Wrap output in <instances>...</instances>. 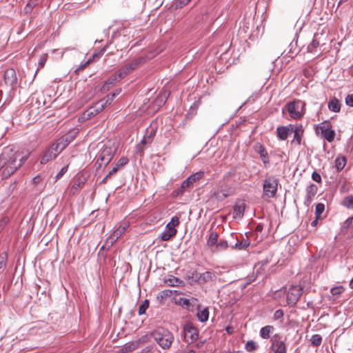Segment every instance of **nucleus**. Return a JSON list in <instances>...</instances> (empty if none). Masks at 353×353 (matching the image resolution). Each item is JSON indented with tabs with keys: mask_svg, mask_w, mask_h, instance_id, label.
Wrapping results in <instances>:
<instances>
[{
	"mask_svg": "<svg viewBox=\"0 0 353 353\" xmlns=\"http://www.w3.org/2000/svg\"><path fill=\"white\" fill-rule=\"evenodd\" d=\"M32 181L34 184H38L42 181V178L40 175H38V176L34 177Z\"/></svg>",
	"mask_w": 353,
	"mask_h": 353,
	"instance_id": "nucleus-52",
	"label": "nucleus"
},
{
	"mask_svg": "<svg viewBox=\"0 0 353 353\" xmlns=\"http://www.w3.org/2000/svg\"><path fill=\"white\" fill-rule=\"evenodd\" d=\"M343 205L348 208H353V196H347L343 201Z\"/></svg>",
	"mask_w": 353,
	"mask_h": 353,
	"instance_id": "nucleus-44",
	"label": "nucleus"
},
{
	"mask_svg": "<svg viewBox=\"0 0 353 353\" xmlns=\"http://www.w3.org/2000/svg\"><path fill=\"white\" fill-rule=\"evenodd\" d=\"M128 162V159L126 157H121L114 165V167L119 170L120 168L125 165Z\"/></svg>",
	"mask_w": 353,
	"mask_h": 353,
	"instance_id": "nucleus-41",
	"label": "nucleus"
},
{
	"mask_svg": "<svg viewBox=\"0 0 353 353\" xmlns=\"http://www.w3.org/2000/svg\"><path fill=\"white\" fill-rule=\"evenodd\" d=\"M245 209V204L243 201L236 202L233 207V218L241 219L243 215Z\"/></svg>",
	"mask_w": 353,
	"mask_h": 353,
	"instance_id": "nucleus-15",
	"label": "nucleus"
},
{
	"mask_svg": "<svg viewBox=\"0 0 353 353\" xmlns=\"http://www.w3.org/2000/svg\"><path fill=\"white\" fill-rule=\"evenodd\" d=\"M234 240V236L233 234H230V239L228 240H221L216 245V251H222L224 250H226L230 245V241H233Z\"/></svg>",
	"mask_w": 353,
	"mask_h": 353,
	"instance_id": "nucleus-21",
	"label": "nucleus"
},
{
	"mask_svg": "<svg viewBox=\"0 0 353 353\" xmlns=\"http://www.w3.org/2000/svg\"><path fill=\"white\" fill-rule=\"evenodd\" d=\"M257 152L260 154L261 157L263 159V161L264 163H267L268 162V153L265 149V148L259 145L258 146Z\"/></svg>",
	"mask_w": 353,
	"mask_h": 353,
	"instance_id": "nucleus-36",
	"label": "nucleus"
},
{
	"mask_svg": "<svg viewBox=\"0 0 353 353\" xmlns=\"http://www.w3.org/2000/svg\"><path fill=\"white\" fill-rule=\"evenodd\" d=\"M316 132L317 134H320L328 142L333 141L335 137V132L332 130V125L330 122L327 121L321 123L316 126Z\"/></svg>",
	"mask_w": 353,
	"mask_h": 353,
	"instance_id": "nucleus-9",
	"label": "nucleus"
},
{
	"mask_svg": "<svg viewBox=\"0 0 353 353\" xmlns=\"http://www.w3.org/2000/svg\"><path fill=\"white\" fill-rule=\"evenodd\" d=\"M102 110H98V108L97 107V103L90 109L87 110L83 113V118L86 119H90L92 117L97 114L99 112H101Z\"/></svg>",
	"mask_w": 353,
	"mask_h": 353,
	"instance_id": "nucleus-30",
	"label": "nucleus"
},
{
	"mask_svg": "<svg viewBox=\"0 0 353 353\" xmlns=\"http://www.w3.org/2000/svg\"><path fill=\"white\" fill-rule=\"evenodd\" d=\"M344 288L342 285H339L331 288L330 292L333 296H339L344 292Z\"/></svg>",
	"mask_w": 353,
	"mask_h": 353,
	"instance_id": "nucleus-39",
	"label": "nucleus"
},
{
	"mask_svg": "<svg viewBox=\"0 0 353 353\" xmlns=\"http://www.w3.org/2000/svg\"><path fill=\"white\" fill-rule=\"evenodd\" d=\"M325 210V205L323 203H318L316 204V209H315V214H316V216H317V219H319L321 214Z\"/></svg>",
	"mask_w": 353,
	"mask_h": 353,
	"instance_id": "nucleus-40",
	"label": "nucleus"
},
{
	"mask_svg": "<svg viewBox=\"0 0 353 353\" xmlns=\"http://www.w3.org/2000/svg\"><path fill=\"white\" fill-rule=\"evenodd\" d=\"M258 347V345L253 341H249L246 343L245 349L248 352H252Z\"/></svg>",
	"mask_w": 353,
	"mask_h": 353,
	"instance_id": "nucleus-37",
	"label": "nucleus"
},
{
	"mask_svg": "<svg viewBox=\"0 0 353 353\" xmlns=\"http://www.w3.org/2000/svg\"><path fill=\"white\" fill-rule=\"evenodd\" d=\"M283 316V312L282 310H278L274 314V319L276 320L281 319Z\"/></svg>",
	"mask_w": 353,
	"mask_h": 353,
	"instance_id": "nucleus-51",
	"label": "nucleus"
},
{
	"mask_svg": "<svg viewBox=\"0 0 353 353\" xmlns=\"http://www.w3.org/2000/svg\"><path fill=\"white\" fill-rule=\"evenodd\" d=\"M226 331L228 334H232L233 332V328L232 327H228L226 328Z\"/></svg>",
	"mask_w": 353,
	"mask_h": 353,
	"instance_id": "nucleus-57",
	"label": "nucleus"
},
{
	"mask_svg": "<svg viewBox=\"0 0 353 353\" xmlns=\"http://www.w3.org/2000/svg\"><path fill=\"white\" fill-rule=\"evenodd\" d=\"M318 191L317 185L310 184L306 188V201L310 203L314 199Z\"/></svg>",
	"mask_w": 353,
	"mask_h": 353,
	"instance_id": "nucleus-20",
	"label": "nucleus"
},
{
	"mask_svg": "<svg viewBox=\"0 0 353 353\" xmlns=\"http://www.w3.org/2000/svg\"><path fill=\"white\" fill-rule=\"evenodd\" d=\"M183 334L185 340L189 343L196 341L199 338V331L197 328L190 323L184 325Z\"/></svg>",
	"mask_w": 353,
	"mask_h": 353,
	"instance_id": "nucleus-11",
	"label": "nucleus"
},
{
	"mask_svg": "<svg viewBox=\"0 0 353 353\" xmlns=\"http://www.w3.org/2000/svg\"><path fill=\"white\" fill-rule=\"evenodd\" d=\"M165 283L170 286H179L183 283V281L175 276H170L165 280Z\"/></svg>",
	"mask_w": 353,
	"mask_h": 353,
	"instance_id": "nucleus-31",
	"label": "nucleus"
},
{
	"mask_svg": "<svg viewBox=\"0 0 353 353\" xmlns=\"http://www.w3.org/2000/svg\"><path fill=\"white\" fill-rule=\"evenodd\" d=\"M328 109L334 112H339L341 110V103L339 99L334 97L328 103Z\"/></svg>",
	"mask_w": 353,
	"mask_h": 353,
	"instance_id": "nucleus-22",
	"label": "nucleus"
},
{
	"mask_svg": "<svg viewBox=\"0 0 353 353\" xmlns=\"http://www.w3.org/2000/svg\"><path fill=\"white\" fill-rule=\"evenodd\" d=\"M28 157L20 152H14L6 148L0 154V171L3 179L13 174L27 160Z\"/></svg>",
	"mask_w": 353,
	"mask_h": 353,
	"instance_id": "nucleus-1",
	"label": "nucleus"
},
{
	"mask_svg": "<svg viewBox=\"0 0 353 353\" xmlns=\"http://www.w3.org/2000/svg\"><path fill=\"white\" fill-rule=\"evenodd\" d=\"M7 259L8 256L6 252H3L0 254V270L6 266Z\"/></svg>",
	"mask_w": 353,
	"mask_h": 353,
	"instance_id": "nucleus-46",
	"label": "nucleus"
},
{
	"mask_svg": "<svg viewBox=\"0 0 353 353\" xmlns=\"http://www.w3.org/2000/svg\"><path fill=\"white\" fill-rule=\"evenodd\" d=\"M219 235L216 232H211L210 234L209 239L208 240V245L209 247H212L215 245H216L217 241H218Z\"/></svg>",
	"mask_w": 353,
	"mask_h": 353,
	"instance_id": "nucleus-33",
	"label": "nucleus"
},
{
	"mask_svg": "<svg viewBox=\"0 0 353 353\" xmlns=\"http://www.w3.org/2000/svg\"><path fill=\"white\" fill-rule=\"evenodd\" d=\"M350 287L353 289V278L350 282Z\"/></svg>",
	"mask_w": 353,
	"mask_h": 353,
	"instance_id": "nucleus-60",
	"label": "nucleus"
},
{
	"mask_svg": "<svg viewBox=\"0 0 353 353\" xmlns=\"http://www.w3.org/2000/svg\"><path fill=\"white\" fill-rule=\"evenodd\" d=\"M322 337L319 334H314L311 338V343L315 346H319L321 343Z\"/></svg>",
	"mask_w": 353,
	"mask_h": 353,
	"instance_id": "nucleus-43",
	"label": "nucleus"
},
{
	"mask_svg": "<svg viewBox=\"0 0 353 353\" xmlns=\"http://www.w3.org/2000/svg\"><path fill=\"white\" fill-rule=\"evenodd\" d=\"M110 178V176H108V174L103 178L101 183H105L108 181V179Z\"/></svg>",
	"mask_w": 353,
	"mask_h": 353,
	"instance_id": "nucleus-59",
	"label": "nucleus"
},
{
	"mask_svg": "<svg viewBox=\"0 0 353 353\" xmlns=\"http://www.w3.org/2000/svg\"><path fill=\"white\" fill-rule=\"evenodd\" d=\"M345 225L347 226H350V225H353V217L347 219L346 221H345Z\"/></svg>",
	"mask_w": 353,
	"mask_h": 353,
	"instance_id": "nucleus-54",
	"label": "nucleus"
},
{
	"mask_svg": "<svg viewBox=\"0 0 353 353\" xmlns=\"http://www.w3.org/2000/svg\"><path fill=\"white\" fill-rule=\"evenodd\" d=\"M179 217L177 216H173L170 221L166 225L165 230L163 231L160 235L159 238L161 241H167L176 236L177 230L176 227L179 225Z\"/></svg>",
	"mask_w": 353,
	"mask_h": 353,
	"instance_id": "nucleus-5",
	"label": "nucleus"
},
{
	"mask_svg": "<svg viewBox=\"0 0 353 353\" xmlns=\"http://www.w3.org/2000/svg\"><path fill=\"white\" fill-rule=\"evenodd\" d=\"M149 307V301L145 300L139 307V314L141 315L145 314V310Z\"/></svg>",
	"mask_w": 353,
	"mask_h": 353,
	"instance_id": "nucleus-42",
	"label": "nucleus"
},
{
	"mask_svg": "<svg viewBox=\"0 0 353 353\" xmlns=\"http://www.w3.org/2000/svg\"><path fill=\"white\" fill-rule=\"evenodd\" d=\"M39 64L40 66H43L44 65V58L43 57H41V59L39 61Z\"/></svg>",
	"mask_w": 353,
	"mask_h": 353,
	"instance_id": "nucleus-56",
	"label": "nucleus"
},
{
	"mask_svg": "<svg viewBox=\"0 0 353 353\" xmlns=\"http://www.w3.org/2000/svg\"><path fill=\"white\" fill-rule=\"evenodd\" d=\"M43 161H44V157H41V163H43Z\"/></svg>",
	"mask_w": 353,
	"mask_h": 353,
	"instance_id": "nucleus-64",
	"label": "nucleus"
},
{
	"mask_svg": "<svg viewBox=\"0 0 353 353\" xmlns=\"http://www.w3.org/2000/svg\"><path fill=\"white\" fill-rule=\"evenodd\" d=\"M214 276V275L212 272H205L201 276L200 279L203 280L204 281H208L212 280L213 279Z\"/></svg>",
	"mask_w": 353,
	"mask_h": 353,
	"instance_id": "nucleus-45",
	"label": "nucleus"
},
{
	"mask_svg": "<svg viewBox=\"0 0 353 353\" xmlns=\"http://www.w3.org/2000/svg\"><path fill=\"white\" fill-rule=\"evenodd\" d=\"M197 317L201 322H205L209 318V311L207 308L200 310L197 313Z\"/></svg>",
	"mask_w": 353,
	"mask_h": 353,
	"instance_id": "nucleus-35",
	"label": "nucleus"
},
{
	"mask_svg": "<svg viewBox=\"0 0 353 353\" xmlns=\"http://www.w3.org/2000/svg\"><path fill=\"white\" fill-rule=\"evenodd\" d=\"M186 353H195V352L192 350H190L188 351Z\"/></svg>",
	"mask_w": 353,
	"mask_h": 353,
	"instance_id": "nucleus-63",
	"label": "nucleus"
},
{
	"mask_svg": "<svg viewBox=\"0 0 353 353\" xmlns=\"http://www.w3.org/2000/svg\"><path fill=\"white\" fill-rule=\"evenodd\" d=\"M293 126L289 125L288 126H279L276 129V134L280 140H285L288 138V134L292 132Z\"/></svg>",
	"mask_w": 353,
	"mask_h": 353,
	"instance_id": "nucleus-17",
	"label": "nucleus"
},
{
	"mask_svg": "<svg viewBox=\"0 0 353 353\" xmlns=\"http://www.w3.org/2000/svg\"><path fill=\"white\" fill-rule=\"evenodd\" d=\"M274 330V328L272 325L263 327L260 330V336L264 339H269Z\"/></svg>",
	"mask_w": 353,
	"mask_h": 353,
	"instance_id": "nucleus-27",
	"label": "nucleus"
},
{
	"mask_svg": "<svg viewBox=\"0 0 353 353\" xmlns=\"http://www.w3.org/2000/svg\"><path fill=\"white\" fill-rule=\"evenodd\" d=\"M292 132H294V141H296L297 143V144L300 145L301 142V139H302V137L303 134V130L302 127H297L295 128H293Z\"/></svg>",
	"mask_w": 353,
	"mask_h": 353,
	"instance_id": "nucleus-29",
	"label": "nucleus"
},
{
	"mask_svg": "<svg viewBox=\"0 0 353 353\" xmlns=\"http://www.w3.org/2000/svg\"><path fill=\"white\" fill-rule=\"evenodd\" d=\"M229 196V192L226 189L220 188L215 190L211 196L212 199H214L218 201H223Z\"/></svg>",
	"mask_w": 353,
	"mask_h": 353,
	"instance_id": "nucleus-19",
	"label": "nucleus"
},
{
	"mask_svg": "<svg viewBox=\"0 0 353 353\" xmlns=\"http://www.w3.org/2000/svg\"><path fill=\"white\" fill-rule=\"evenodd\" d=\"M271 350L274 353H287L285 342L279 334H274L270 339Z\"/></svg>",
	"mask_w": 353,
	"mask_h": 353,
	"instance_id": "nucleus-10",
	"label": "nucleus"
},
{
	"mask_svg": "<svg viewBox=\"0 0 353 353\" xmlns=\"http://www.w3.org/2000/svg\"><path fill=\"white\" fill-rule=\"evenodd\" d=\"M335 167L338 171L342 170L345 164H346V159L344 157H339L335 159Z\"/></svg>",
	"mask_w": 353,
	"mask_h": 353,
	"instance_id": "nucleus-32",
	"label": "nucleus"
},
{
	"mask_svg": "<svg viewBox=\"0 0 353 353\" xmlns=\"http://www.w3.org/2000/svg\"><path fill=\"white\" fill-rule=\"evenodd\" d=\"M115 150L111 147H105L99 153L97 162L99 165H108L112 160Z\"/></svg>",
	"mask_w": 353,
	"mask_h": 353,
	"instance_id": "nucleus-13",
	"label": "nucleus"
},
{
	"mask_svg": "<svg viewBox=\"0 0 353 353\" xmlns=\"http://www.w3.org/2000/svg\"><path fill=\"white\" fill-rule=\"evenodd\" d=\"M1 222L3 223V224H6V222H7V219H3Z\"/></svg>",
	"mask_w": 353,
	"mask_h": 353,
	"instance_id": "nucleus-62",
	"label": "nucleus"
},
{
	"mask_svg": "<svg viewBox=\"0 0 353 353\" xmlns=\"http://www.w3.org/2000/svg\"><path fill=\"white\" fill-rule=\"evenodd\" d=\"M152 337L163 349L170 347L173 341L174 336L171 332L163 327H159L151 333Z\"/></svg>",
	"mask_w": 353,
	"mask_h": 353,
	"instance_id": "nucleus-2",
	"label": "nucleus"
},
{
	"mask_svg": "<svg viewBox=\"0 0 353 353\" xmlns=\"http://www.w3.org/2000/svg\"><path fill=\"white\" fill-rule=\"evenodd\" d=\"M312 179L316 181V183H321V175L316 172H314L312 174Z\"/></svg>",
	"mask_w": 353,
	"mask_h": 353,
	"instance_id": "nucleus-49",
	"label": "nucleus"
},
{
	"mask_svg": "<svg viewBox=\"0 0 353 353\" xmlns=\"http://www.w3.org/2000/svg\"><path fill=\"white\" fill-rule=\"evenodd\" d=\"M303 293V288L300 285H292L287 294V301L289 305H295Z\"/></svg>",
	"mask_w": 353,
	"mask_h": 353,
	"instance_id": "nucleus-12",
	"label": "nucleus"
},
{
	"mask_svg": "<svg viewBox=\"0 0 353 353\" xmlns=\"http://www.w3.org/2000/svg\"><path fill=\"white\" fill-rule=\"evenodd\" d=\"M114 98L111 95L106 96L105 98L99 101L97 103L98 110H103L108 105H110L113 101Z\"/></svg>",
	"mask_w": 353,
	"mask_h": 353,
	"instance_id": "nucleus-25",
	"label": "nucleus"
},
{
	"mask_svg": "<svg viewBox=\"0 0 353 353\" xmlns=\"http://www.w3.org/2000/svg\"><path fill=\"white\" fill-rule=\"evenodd\" d=\"M169 94H170V93L167 90H164L161 91V92L159 94V96L157 97V98L155 100V103H157V105L159 107L163 105L165 103Z\"/></svg>",
	"mask_w": 353,
	"mask_h": 353,
	"instance_id": "nucleus-26",
	"label": "nucleus"
},
{
	"mask_svg": "<svg viewBox=\"0 0 353 353\" xmlns=\"http://www.w3.org/2000/svg\"><path fill=\"white\" fill-rule=\"evenodd\" d=\"M118 171V170L117 169V168H115L114 166L112 168V169L108 172V176H111L112 175L114 174L115 173H117V172Z\"/></svg>",
	"mask_w": 353,
	"mask_h": 353,
	"instance_id": "nucleus-53",
	"label": "nucleus"
},
{
	"mask_svg": "<svg viewBox=\"0 0 353 353\" xmlns=\"http://www.w3.org/2000/svg\"><path fill=\"white\" fill-rule=\"evenodd\" d=\"M154 135V133L151 132L150 135L148 137H144L143 140L141 141V143L143 144H146L148 143H150L153 139V137Z\"/></svg>",
	"mask_w": 353,
	"mask_h": 353,
	"instance_id": "nucleus-48",
	"label": "nucleus"
},
{
	"mask_svg": "<svg viewBox=\"0 0 353 353\" xmlns=\"http://www.w3.org/2000/svg\"><path fill=\"white\" fill-rule=\"evenodd\" d=\"M4 81L6 85L13 88L17 86V77L14 69L8 68L5 71Z\"/></svg>",
	"mask_w": 353,
	"mask_h": 353,
	"instance_id": "nucleus-14",
	"label": "nucleus"
},
{
	"mask_svg": "<svg viewBox=\"0 0 353 353\" xmlns=\"http://www.w3.org/2000/svg\"><path fill=\"white\" fill-rule=\"evenodd\" d=\"M104 51H105V50L102 49L99 52H98L97 54H94L92 55V59H89L84 64L81 65L79 66V69L83 70L84 68H85L90 63L92 62V61L95 58H99L100 57H101L102 54H103Z\"/></svg>",
	"mask_w": 353,
	"mask_h": 353,
	"instance_id": "nucleus-34",
	"label": "nucleus"
},
{
	"mask_svg": "<svg viewBox=\"0 0 353 353\" xmlns=\"http://www.w3.org/2000/svg\"><path fill=\"white\" fill-rule=\"evenodd\" d=\"M129 224L128 223H124L121 224L117 230H115L109 238L110 240V244L112 245L122 235V234L127 230Z\"/></svg>",
	"mask_w": 353,
	"mask_h": 353,
	"instance_id": "nucleus-16",
	"label": "nucleus"
},
{
	"mask_svg": "<svg viewBox=\"0 0 353 353\" xmlns=\"http://www.w3.org/2000/svg\"><path fill=\"white\" fill-rule=\"evenodd\" d=\"M203 176V172H198L192 174L181 183L180 188L173 192V195L176 196L183 194L187 189L192 188L193 185L199 181Z\"/></svg>",
	"mask_w": 353,
	"mask_h": 353,
	"instance_id": "nucleus-7",
	"label": "nucleus"
},
{
	"mask_svg": "<svg viewBox=\"0 0 353 353\" xmlns=\"http://www.w3.org/2000/svg\"><path fill=\"white\" fill-rule=\"evenodd\" d=\"M345 103L348 106L353 107V94H348L346 97Z\"/></svg>",
	"mask_w": 353,
	"mask_h": 353,
	"instance_id": "nucleus-47",
	"label": "nucleus"
},
{
	"mask_svg": "<svg viewBox=\"0 0 353 353\" xmlns=\"http://www.w3.org/2000/svg\"><path fill=\"white\" fill-rule=\"evenodd\" d=\"M285 108L293 119H300L305 112V103L301 100H295L288 103Z\"/></svg>",
	"mask_w": 353,
	"mask_h": 353,
	"instance_id": "nucleus-3",
	"label": "nucleus"
},
{
	"mask_svg": "<svg viewBox=\"0 0 353 353\" xmlns=\"http://www.w3.org/2000/svg\"><path fill=\"white\" fill-rule=\"evenodd\" d=\"M183 304L188 305L189 304V301L188 299H185L184 301H183Z\"/></svg>",
	"mask_w": 353,
	"mask_h": 353,
	"instance_id": "nucleus-61",
	"label": "nucleus"
},
{
	"mask_svg": "<svg viewBox=\"0 0 353 353\" xmlns=\"http://www.w3.org/2000/svg\"><path fill=\"white\" fill-rule=\"evenodd\" d=\"M138 347L137 342L128 343L124 345L120 350L121 353H129L135 350Z\"/></svg>",
	"mask_w": 353,
	"mask_h": 353,
	"instance_id": "nucleus-28",
	"label": "nucleus"
},
{
	"mask_svg": "<svg viewBox=\"0 0 353 353\" xmlns=\"http://www.w3.org/2000/svg\"><path fill=\"white\" fill-rule=\"evenodd\" d=\"M68 144V138L62 137L53 143L46 152V161L55 158Z\"/></svg>",
	"mask_w": 353,
	"mask_h": 353,
	"instance_id": "nucleus-6",
	"label": "nucleus"
},
{
	"mask_svg": "<svg viewBox=\"0 0 353 353\" xmlns=\"http://www.w3.org/2000/svg\"><path fill=\"white\" fill-rule=\"evenodd\" d=\"M279 185V180L273 176L265 178L263 185V196L268 198H272L276 195Z\"/></svg>",
	"mask_w": 353,
	"mask_h": 353,
	"instance_id": "nucleus-4",
	"label": "nucleus"
},
{
	"mask_svg": "<svg viewBox=\"0 0 353 353\" xmlns=\"http://www.w3.org/2000/svg\"><path fill=\"white\" fill-rule=\"evenodd\" d=\"M67 171V167H63L61 169L59 172L54 177V181H57L59 179H60L64 173Z\"/></svg>",
	"mask_w": 353,
	"mask_h": 353,
	"instance_id": "nucleus-50",
	"label": "nucleus"
},
{
	"mask_svg": "<svg viewBox=\"0 0 353 353\" xmlns=\"http://www.w3.org/2000/svg\"><path fill=\"white\" fill-rule=\"evenodd\" d=\"M198 23H211L214 20V17H210L208 12L204 9L201 11V14L196 17Z\"/></svg>",
	"mask_w": 353,
	"mask_h": 353,
	"instance_id": "nucleus-23",
	"label": "nucleus"
},
{
	"mask_svg": "<svg viewBox=\"0 0 353 353\" xmlns=\"http://www.w3.org/2000/svg\"><path fill=\"white\" fill-rule=\"evenodd\" d=\"M121 92V90H117L114 92L112 93L110 95L113 98H114L117 95H118Z\"/></svg>",
	"mask_w": 353,
	"mask_h": 353,
	"instance_id": "nucleus-55",
	"label": "nucleus"
},
{
	"mask_svg": "<svg viewBox=\"0 0 353 353\" xmlns=\"http://www.w3.org/2000/svg\"><path fill=\"white\" fill-rule=\"evenodd\" d=\"M122 78H119L118 72L112 74L110 78L104 83L102 86V90L103 92L108 91L111 87H112L117 81L121 80Z\"/></svg>",
	"mask_w": 353,
	"mask_h": 353,
	"instance_id": "nucleus-18",
	"label": "nucleus"
},
{
	"mask_svg": "<svg viewBox=\"0 0 353 353\" xmlns=\"http://www.w3.org/2000/svg\"><path fill=\"white\" fill-rule=\"evenodd\" d=\"M234 239H236V242L233 240V241L230 242V247L232 248H235L237 250H243L245 249L248 245L249 243L247 241H239L237 237L234 236Z\"/></svg>",
	"mask_w": 353,
	"mask_h": 353,
	"instance_id": "nucleus-24",
	"label": "nucleus"
},
{
	"mask_svg": "<svg viewBox=\"0 0 353 353\" xmlns=\"http://www.w3.org/2000/svg\"><path fill=\"white\" fill-rule=\"evenodd\" d=\"M318 219H317V216H316V219H315V220H314V221L312 222L311 225H312V226H315V225L317 224Z\"/></svg>",
	"mask_w": 353,
	"mask_h": 353,
	"instance_id": "nucleus-58",
	"label": "nucleus"
},
{
	"mask_svg": "<svg viewBox=\"0 0 353 353\" xmlns=\"http://www.w3.org/2000/svg\"><path fill=\"white\" fill-rule=\"evenodd\" d=\"M145 62V59L143 57H138L131 62L123 65L119 71L118 75L119 78H124L132 71L136 70L139 65Z\"/></svg>",
	"mask_w": 353,
	"mask_h": 353,
	"instance_id": "nucleus-8",
	"label": "nucleus"
},
{
	"mask_svg": "<svg viewBox=\"0 0 353 353\" xmlns=\"http://www.w3.org/2000/svg\"><path fill=\"white\" fill-rule=\"evenodd\" d=\"M319 46V41L315 38H313L310 44L307 46V51L310 52H313L315 51L316 48H317Z\"/></svg>",
	"mask_w": 353,
	"mask_h": 353,
	"instance_id": "nucleus-38",
	"label": "nucleus"
}]
</instances>
